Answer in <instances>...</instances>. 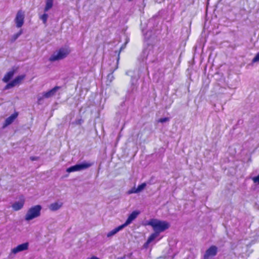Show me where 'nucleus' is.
I'll list each match as a JSON object with an SVG mask.
<instances>
[{"label": "nucleus", "mask_w": 259, "mask_h": 259, "mask_svg": "<svg viewBox=\"0 0 259 259\" xmlns=\"http://www.w3.org/2000/svg\"><path fill=\"white\" fill-rule=\"evenodd\" d=\"M145 225L151 226L154 232L159 235L161 232H164L170 227L168 222L156 219H150L146 222Z\"/></svg>", "instance_id": "nucleus-2"}, {"label": "nucleus", "mask_w": 259, "mask_h": 259, "mask_svg": "<svg viewBox=\"0 0 259 259\" xmlns=\"http://www.w3.org/2000/svg\"><path fill=\"white\" fill-rule=\"evenodd\" d=\"M63 205V203L61 202H56L51 203L49 206V209L52 211H56L59 209Z\"/></svg>", "instance_id": "nucleus-16"}, {"label": "nucleus", "mask_w": 259, "mask_h": 259, "mask_svg": "<svg viewBox=\"0 0 259 259\" xmlns=\"http://www.w3.org/2000/svg\"><path fill=\"white\" fill-rule=\"evenodd\" d=\"M159 235V234L155 232H154L153 233L151 234L148 237L146 242L144 244L143 247L145 248H147L149 246V244L153 242L156 239V238H157Z\"/></svg>", "instance_id": "nucleus-13"}, {"label": "nucleus", "mask_w": 259, "mask_h": 259, "mask_svg": "<svg viewBox=\"0 0 259 259\" xmlns=\"http://www.w3.org/2000/svg\"><path fill=\"white\" fill-rule=\"evenodd\" d=\"M125 227L122 225L118 226L117 227L113 229L112 231L108 232V234H107V237H112V236L114 235L117 232H118L119 231L122 230Z\"/></svg>", "instance_id": "nucleus-17"}, {"label": "nucleus", "mask_w": 259, "mask_h": 259, "mask_svg": "<svg viewBox=\"0 0 259 259\" xmlns=\"http://www.w3.org/2000/svg\"><path fill=\"white\" fill-rule=\"evenodd\" d=\"M148 32H147L146 34V35H145V38H147V40H148L149 39V38L148 37Z\"/></svg>", "instance_id": "nucleus-30"}, {"label": "nucleus", "mask_w": 259, "mask_h": 259, "mask_svg": "<svg viewBox=\"0 0 259 259\" xmlns=\"http://www.w3.org/2000/svg\"><path fill=\"white\" fill-rule=\"evenodd\" d=\"M146 186V184L145 183H143L140 185H139L137 188V192L139 193L142 191Z\"/></svg>", "instance_id": "nucleus-21"}, {"label": "nucleus", "mask_w": 259, "mask_h": 259, "mask_svg": "<svg viewBox=\"0 0 259 259\" xmlns=\"http://www.w3.org/2000/svg\"><path fill=\"white\" fill-rule=\"evenodd\" d=\"M30 159L32 161H35V160H37L38 159V157H35V156H31V157H30Z\"/></svg>", "instance_id": "nucleus-29"}, {"label": "nucleus", "mask_w": 259, "mask_h": 259, "mask_svg": "<svg viewBox=\"0 0 259 259\" xmlns=\"http://www.w3.org/2000/svg\"><path fill=\"white\" fill-rule=\"evenodd\" d=\"M25 75H20L17 76L14 79L8 83L5 87V90H8L20 84L25 78Z\"/></svg>", "instance_id": "nucleus-7"}, {"label": "nucleus", "mask_w": 259, "mask_h": 259, "mask_svg": "<svg viewBox=\"0 0 259 259\" xmlns=\"http://www.w3.org/2000/svg\"><path fill=\"white\" fill-rule=\"evenodd\" d=\"M218 248L215 245H211L206 250L203 255V259H212L218 253Z\"/></svg>", "instance_id": "nucleus-6"}, {"label": "nucleus", "mask_w": 259, "mask_h": 259, "mask_svg": "<svg viewBox=\"0 0 259 259\" xmlns=\"http://www.w3.org/2000/svg\"><path fill=\"white\" fill-rule=\"evenodd\" d=\"M94 164V161H83L81 162L77 163L74 165L71 166L66 169V171L68 173L80 171L85 170L91 167Z\"/></svg>", "instance_id": "nucleus-4"}, {"label": "nucleus", "mask_w": 259, "mask_h": 259, "mask_svg": "<svg viewBox=\"0 0 259 259\" xmlns=\"http://www.w3.org/2000/svg\"><path fill=\"white\" fill-rule=\"evenodd\" d=\"M48 17L49 15L47 12H45L44 14L39 16V19L42 21L44 24H46Z\"/></svg>", "instance_id": "nucleus-20"}, {"label": "nucleus", "mask_w": 259, "mask_h": 259, "mask_svg": "<svg viewBox=\"0 0 259 259\" xmlns=\"http://www.w3.org/2000/svg\"><path fill=\"white\" fill-rule=\"evenodd\" d=\"M28 246L29 243L28 242L22 243L13 248L11 250V253L16 254L18 252L26 250L28 249Z\"/></svg>", "instance_id": "nucleus-9"}, {"label": "nucleus", "mask_w": 259, "mask_h": 259, "mask_svg": "<svg viewBox=\"0 0 259 259\" xmlns=\"http://www.w3.org/2000/svg\"><path fill=\"white\" fill-rule=\"evenodd\" d=\"M44 12H48L53 6L54 0H46Z\"/></svg>", "instance_id": "nucleus-19"}, {"label": "nucleus", "mask_w": 259, "mask_h": 259, "mask_svg": "<svg viewBox=\"0 0 259 259\" xmlns=\"http://www.w3.org/2000/svg\"><path fill=\"white\" fill-rule=\"evenodd\" d=\"M140 211L138 210H135L133 211L128 217L127 220L122 225L125 227L130 225L132 222L135 220L138 215L140 214Z\"/></svg>", "instance_id": "nucleus-10"}, {"label": "nucleus", "mask_w": 259, "mask_h": 259, "mask_svg": "<svg viewBox=\"0 0 259 259\" xmlns=\"http://www.w3.org/2000/svg\"><path fill=\"white\" fill-rule=\"evenodd\" d=\"M24 204V201H16L12 204V207L14 210L18 211L23 207Z\"/></svg>", "instance_id": "nucleus-15"}, {"label": "nucleus", "mask_w": 259, "mask_h": 259, "mask_svg": "<svg viewBox=\"0 0 259 259\" xmlns=\"http://www.w3.org/2000/svg\"><path fill=\"white\" fill-rule=\"evenodd\" d=\"M253 181V183L255 185H258L259 184V179H252Z\"/></svg>", "instance_id": "nucleus-28"}, {"label": "nucleus", "mask_w": 259, "mask_h": 259, "mask_svg": "<svg viewBox=\"0 0 259 259\" xmlns=\"http://www.w3.org/2000/svg\"><path fill=\"white\" fill-rule=\"evenodd\" d=\"M17 116H18L17 113H14V114H12L11 116H10L9 117H8V118H7L5 120V122L4 126V127L10 125V124H11L14 121V120L17 118Z\"/></svg>", "instance_id": "nucleus-14"}, {"label": "nucleus", "mask_w": 259, "mask_h": 259, "mask_svg": "<svg viewBox=\"0 0 259 259\" xmlns=\"http://www.w3.org/2000/svg\"><path fill=\"white\" fill-rule=\"evenodd\" d=\"M155 47L149 45L145 48L141 55L142 61L146 64L155 62L157 60V52L155 51Z\"/></svg>", "instance_id": "nucleus-1"}, {"label": "nucleus", "mask_w": 259, "mask_h": 259, "mask_svg": "<svg viewBox=\"0 0 259 259\" xmlns=\"http://www.w3.org/2000/svg\"><path fill=\"white\" fill-rule=\"evenodd\" d=\"M132 255V253H130L127 255V256L128 257H130Z\"/></svg>", "instance_id": "nucleus-33"}, {"label": "nucleus", "mask_w": 259, "mask_h": 259, "mask_svg": "<svg viewBox=\"0 0 259 259\" xmlns=\"http://www.w3.org/2000/svg\"><path fill=\"white\" fill-rule=\"evenodd\" d=\"M14 71L12 70L7 72L4 76L3 81L5 82H8L14 75Z\"/></svg>", "instance_id": "nucleus-18"}, {"label": "nucleus", "mask_w": 259, "mask_h": 259, "mask_svg": "<svg viewBox=\"0 0 259 259\" xmlns=\"http://www.w3.org/2000/svg\"><path fill=\"white\" fill-rule=\"evenodd\" d=\"M138 78H135L133 76L132 77V78H131V84L132 85H134L136 83V82L137 81Z\"/></svg>", "instance_id": "nucleus-25"}, {"label": "nucleus", "mask_w": 259, "mask_h": 259, "mask_svg": "<svg viewBox=\"0 0 259 259\" xmlns=\"http://www.w3.org/2000/svg\"><path fill=\"white\" fill-rule=\"evenodd\" d=\"M249 178H257V179H259V175H257V176L250 177Z\"/></svg>", "instance_id": "nucleus-31"}, {"label": "nucleus", "mask_w": 259, "mask_h": 259, "mask_svg": "<svg viewBox=\"0 0 259 259\" xmlns=\"http://www.w3.org/2000/svg\"><path fill=\"white\" fill-rule=\"evenodd\" d=\"M46 98L44 97V93H42L41 95H38L37 96V103L38 104H41L42 103L44 99Z\"/></svg>", "instance_id": "nucleus-22"}, {"label": "nucleus", "mask_w": 259, "mask_h": 259, "mask_svg": "<svg viewBox=\"0 0 259 259\" xmlns=\"http://www.w3.org/2000/svg\"><path fill=\"white\" fill-rule=\"evenodd\" d=\"M119 59V55H118V58L117 59V61L115 63V66L114 68H111L110 69V73L108 74L107 75V80L110 83L112 81V80L114 79V77L113 75V73L115 70H116L118 68V64Z\"/></svg>", "instance_id": "nucleus-11"}, {"label": "nucleus", "mask_w": 259, "mask_h": 259, "mask_svg": "<svg viewBox=\"0 0 259 259\" xmlns=\"http://www.w3.org/2000/svg\"><path fill=\"white\" fill-rule=\"evenodd\" d=\"M60 88H61L60 87L56 86L54 88H53L52 89L50 90V91H49L48 92H44V97L46 98H51V97H53V96H54L56 94L57 92Z\"/></svg>", "instance_id": "nucleus-12"}, {"label": "nucleus", "mask_w": 259, "mask_h": 259, "mask_svg": "<svg viewBox=\"0 0 259 259\" xmlns=\"http://www.w3.org/2000/svg\"><path fill=\"white\" fill-rule=\"evenodd\" d=\"M70 53V50L68 48L62 47L58 50L56 51L51 56L49 60L51 62H54L62 60L65 58Z\"/></svg>", "instance_id": "nucleus-3"}, {"label": "nucleus", "mask_w": 259, "mask_h": 259, "mask_svg": "<svg viewBox=\"0 0 259 259\" xmlns=\"http://www.w3.org/2000/svg\"><path fill=\"white\" fill-rule=\"evenodd\" d=\"M22 33V31L21 30L19 32L15 34L14 35V40L16 39Z\"/></svg>", "instance_id": "nucleus-27"}, {"label": "nucleus", "mask_w": 259, "mask_h": 259, "mask_svg": "<svg viewBox=\"0 0 259 259\" xmlns=\"http://www.w3.org/2000/svg\"><path fill=\"white\" fill-rule=\"evenodd\" d=\"M259 61V52L256 55L252 60V62L255 63Z\"/></svg>", "instance_id": "nucleus-26"}, {"label": "nucleus", "mask_w": 259, "mask_h": 259, "mask_svg": "<svg viewBox=\"0 0 259 259\" xmlns=\"http://www.w3.org/2000/svg\"><path fill=\"white\" fill-rule=\"evenodd\" d=\"M170 118L169 117L161 118L157 120L158 122L164 123L169 121Z\"/></svg>", "instance_id": "nucleus-23"}, {"label": "nucleus", "mask_w": 259, "mask_h": 259, "mask_svg": "<svg viewBox=\"0 0 259 259\" xmlns=\"http://www.w3.org/2000/svg\"><path fill=\"white\" fill-rule=\"evenodd\" d=\"M130 71H127V72H126V75H130Z\"/></svg>", "instance_id": "nucleus-34"}, {"label": "nucleus", "mask_w": 259, "mask_h": 259, "mask_svg": "<svg viewBox=\"0 0 259 259\" xmlns=\"http://www.w3.org/2000/svg\"><path fill=\"white\" fill-rule=\"evenodd\" d=\"M125 258V255H124L123 256L118 257L116 259H124Z\"/></svg>", "instance_id": "nucleus-32"}, {"label": "nucleus", "mask_w": 259, "mask_h": 259, "mask_svg": "<svg viewBox=\"0 0 259 259\" xmlns=\"http://www.w3.org/2000/svg\"><path fill=\"white\" fill-rule=\"evenodd\" d=\"M138 192H137V188L135 187H134L128 191L127 194H131L133 193H138Z\"/></svg>", "instance_id": "nucleus-24"}, {"label": "nucleus", "mask_w": 259, "mask_h": 259, "mask_svg": "<svg viewBox=\"0 0 259 259\" xmlns=\"http://www.w3.org/2000/svg\"><path fill=\"white\" fill-rule=\"evenodd\" d=\"M24 15L21 11H19L16 15L15 19V21L16 26L18 28H20L22 26L24 23Z\"/></svg>", "instance_id": "nucleus-8"}, {"label": "nucleus", "mask_w": 259, "mask_h": 259, "mask_svg": "<svg viewBox=\"0 0 259 259\" xmlns=\"http://www.w3.org/2000/svg\"><path fill=\"white\" fill-rule=\"evenodd\" d=\"M42 207L40 205H36L30 208L25 215V220L31 221L40 216Z\"/></svg>", "instance_id": "nucleus-5"}]
</instances>
